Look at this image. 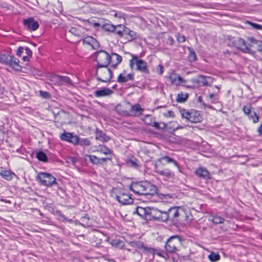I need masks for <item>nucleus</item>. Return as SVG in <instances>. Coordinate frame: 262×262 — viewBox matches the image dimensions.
<instances>
[{"instance_id":"nucleus-1","label":"nucleus","mask_w":262,"mask_h":262,"mask_svg":"<svg viewBox=\"0 0 262 262\" xmlns=\"http://www.w3.org/2000/svg\"><path fill=\"white\" fill-rule=\"evenodd\" d=\"M130 190L139 195H157V187L147 182L133 183L130 186Z\"/></svg>"},{"instance_id":"nucleus-2","label":"nucleus","mask_w":262,"mask_h":262,"mask_svg":"<svg viewBox=\"0 0 262 262\" xmlns=\"http://www.w3.org/2000/svg\"><path fill=\"white\" fill-rule=\"evenodd\" d=\"M182 245V239L178 235H172L167 241L164 248L169 255L176 253Z\"/></svg>"},{"instance_id":"nucleus-3","label":"nucleus","mask_w":262,"mask_h":262,"mask_svg":"<svg viewBox=\"0 0 262 262\" xmlns=\"http://www.w3.org/2000/svg\"><path fill=\"white\" fill-rule=\"evenodd\" d=\"M129 66L132 69H133L134 66H136V70L144 74H149L147 63L145 61L139 59L136 55H132V58L129 60Z\"/></svg>"},{"instance_id":"nucleus-4","label":"nucleus","mask_w":262,"mask_h":262,"mask_svg":"<svg viewBox=\"0 0 262 262\" xmlns=\"http://www.w3.org/2000/svg\"><path fill=\"white\" fill-rule=\"evenodd\" d=\"M112 75V72L107 66L97 67L96 76L98 81L103 82H110Z\"/></svg>"},{"instance_id":"nucleus-5","label":"nucleus","mask_w":262,"mask_h":262,"mask_svg":"<svg viewBox=\"0 0 262 262\" xmlns=\"http://www.w3.org/2000/svg\"><path fill=\"white\" fill-rule=\"evenodd\" d=\"M114 194L117 201L123 205L132 204L133 200L130 195L124 189H116Z\"/></svg>"},{"instance_id":"nucleus-6","label":"nucleus","mask_w":262,"mask_h":262,"mask_svg":"<svg viewBox=\"0 0 262 262\" xmlns=\"http://www.w3.org/2000/svg\"><path fill=\"white\" fill-rule=\"evenodd\" d=\"M96 60L98 62L97 66H107L111 62V56L106 51L100 50L95 53Z\"/></svg>"},{"instance_id":"nucleus-7","label":"nucleus","mask_w":262,"mask_h":262,"mask_svg":"<svg viewBox=\"0 0 262 262\" xmlns=\"http://www.w3.org/2000/svg\"><path fill=\"white\" fill-rule=\"evenodd\" d=\"M37 179L41 185L50 187L55 184L56 179L51 174L46 172H40Z\"/></svg>"},{"instance_id":"nucleus-8","label":"nucleus","mask_w":262,"mask_h":262,"mask_svg":"<svg viewBox=\"0 0 262 262\" xmlns=\"http://www.w3.org/2000/svg\"><path fill=\"white\" fill-rule=\"evenodd\" d=\"M166 78L170 80L171 84L177 86L186 82L181 76L174 72L168 73Z\"/></svg>"},{"instance_id":"nucleus-9","label":"nucleus","mask_w":262,"mask_h":262,"mask_svg":"<svg viewBox=\"0 0 262 262\" xmlns=\"http://www.w3.org/2000/svg\"><path fill=\"white\" fill-rule=\"evenodd\" d=\"M51 81L60 85L62 84L72 85V82L69 77L65 76L54 75L51 77Z\"/></svg>"},{"instance_id":"nucleus-10","label":"nucleus","mask_w":262,"mask_h":262,"mask_svg":"<svg viewBox=\"0 0 262 262\" xmlns=\"http://www.w3.org/2000/svg\"><path fill=\"white\" fill-rule=\"evenodd\" d=\"M60 138L61 140L67 141L74 145H77L79 141V137L71 133L64 132L60 135Z\"/></svg>"},{"instance_id":"nucleus-11","label":"nucleus","mask_w":262,"mask_h":262,"mask_svg":"<svg viewBox=\"0 0 262 262\" xmlns=\"http://www.w3.org/2000/svg\"><path fill=\"white\" fill-rule=\"evenodd\" d=\"M24 25L30 31H35L39 27V24L37 21H35L32 17L28 18L23 21Z\"/></svg>"},{"instance_id":"nucleus-12","label":"nucleus","mask_w":262,"mask_h":262,"mask_svg":"<svg viewBox=\"0 0 262 262\" xmlns=\"http://www.w3.org/2000/svg\"><path fill=\"white\" fill-rule=\"evenodd\" d=\"M234 44L237 48L240 49L244 52L249 53L250 51V49L246 45L245 41L241 38L236 39L234 41Z\"/></svg>"},{"instance_id":"nucleus-13","label":"nucleus","mask_w":262,"mask_h":262,"mask_svg":"<svg viewBox=\"0 0 262 262\" xmlns=\"http://www.w3.org/2000/svg\"><path fill=\"white\" fill-rule=\"evenodd\" d=\"M195 174L198 177L206 181L211 179L209 172L206 169L202 167L197 168L195 171Z\"/></svg>"},{"instance_id":"nucleus-14","label":"nucleus","mask_w":262,"mask_h":262,"mask_svg":"<svg viewBox=\"0 0 262 262\" xmlns=\"http://www.w3.org/2000/svg\"><path fill=\"white\" fill-rule=\"evenodd\" d=\"M248 40L249 41V46L257 49L258 51H262V41L258 40L254 37H248Z\"/></svg>"},{"instance_id":"nucleus-15","label":"nucleus","mask_w":262,"mask_h":262,"mask_svg":"<svg viewBox=\"0 0 262 262\" xmlns=\"http://www.w3.org/2000/svg\"><path fill=\"white\" fill-rule=\"evenodd\" d=\"M113 91L111 89L104 88L98 90L94 92V95L97 97H102L110 96L112 94Z\"/></svg>"},{"instance_id":"nucleus-16","label":"nucleus","mask_w":262,"mask_h":262,"mask_svg":"<svg viewBox=\"0 0 262 262\" xmlns=\"http://www.w3.org/2000/svg\"><path fill=\"white\" fill-rule=\"evenodd\" d=\"M134 80V74L130 73L126 74L125 73H121L118 77L117 81L118 82L122 83L128 81Z\"/></svg>"},{"instance_id":"nucleus-17","label":"nucleus","mask_w":262,"mask_h":262,"mask_svg":"<svg viewBox=\"0 0 262 262\" xmlns=\"http://www.w3.org/2000/svg\"><path fill=\"white\" fill-rule=\"evenodd\" d=\"M179 207H174L169 208L168 211L169 220L177 221V218L179 216Z\"/></svg>"},{"instance_id":"nucleus-18","label":"nucleus","mask_w":262,"mask_h":262,"mask_svg":"<svg viewBox=\"0 0 262 262\" xmlns=\"http://www.w3.org/2000/svg\"><path fill=\"white\" fill-rule=\"evenodd\" d=\"M19 59L12 56L8 66L11 67L14 70L19 71L21 69V67L19 64Z\"/></svg>"},{"instance_id":"nucleus-19","label":"nucleus","mask_w":262,"mask_h":262,"mask_svg":"<svg viewBox=\"0 0 262 262\" xmlns=\"http://www.w3.org/2000/svg\"><path fill=\"white\" fill-rule=\"evenodd\" d=\"M144 109L142 108L141 105L137 103L132 105L130 108L131 112L134 113V116H139L142 114Z\"/></svg>"},{"instance_id":"nucleus-20","label":"nucleus","mask_w":262,"mask_h":262,"mask_svg":"<svg viewBox=\"0 0 262 262\" xmlns=\"http://www.w3.org/2000/svg\"><path fill=\"white\" fill-rule=\"evenodd\" d=\"M96 151L105 155H111L112 154L113 152L112 150L107 148L105 145L98 146Z\"/></svg>"},{"instance_id":"nucleus-21","label":"nucleus","mask_w":262,"mask_h":262,"mask_svg":"<svg viewBox=\"0 0 262 262\" xmlns=\"http://www.w3.org/2000/svg\"><path fill=\"white\" fill-rule=\"evenodd\" d=\"M102 28L105 31L113 32H115L116 28H117V25L114 26L110 23H105L102 25Z\"/></svg>"},{"instance_id":"nucleus-22","label":"nucleus","mask_w":262,"mask_h":262,"mask_svg":"<svg viewBox=\"0 0 262 262\" xmlns=\"http://www.w3.org/2000/svg\"><path fill=\"white\" fill-rule=\"evenodd\" d=\"M180 114H181V117L183 118L186 119L187 120H188L190 122L196 121V120H194L192 118V117L191 116V112L190 113V112L186 111L185 110H182V111H180Z\"/></svg>"},{"instance_id":"nucleus-23","label":"nucleus","mask_w":262,"mask_h":262,"mask_svg":"<svg viewBox=\"0 0 262 262\" xmlns=\"http://www.w3.org/2000/svg\"><path fill=\"white\" fill-rule=\"evenodd\" d=\"M96 139L102 142H107L110 140V138L105 135L102 131L98 132L96 136Z\"/></svg>"},{"instance_id":"nucleus-24","label":"nucleus","mask_w":262,"mask_h":262,"mask_svg":"<svg viewBox=\"0 0 262 262\" xmlns=\"http://www.w3.org/2000/svg\"><path fill=\"white\" fill-rule=\"evenodd\" d=\"M11 57L12 56L8 54H1L0 55V62L8 66Z\"/></svg>"},{"instance_id":"nucleus-25","label":"nucleus","mask_w":262,"mask_h":262,"mask_svg":"<svg viewBox=\"0 0 262 262\" xmlns=\"http://www.w3.org/2000/svg\"><path fill=\"white\" fill-rule=\"evenodd\" d=\"M149 209L141 207H138L136 209V212L138 215L143 216L147 214H149Z\"/></svg>"},{"instance_id":"nucleus-26","label":"nucleus","mask_w":262,"mask_h":262,"mask_svg":"<svg viewBox=\"0 0 262 262\" xmlns=\"http://www.w3.org/2000/svg\"><path fill=\"white\" fill-rule=\"evenodd\" d=\"M195 81L196 83L202 84L203 86H208L209 85L206 77L202 75L199 76L195 80Z\"/></svg>"},{"instance_id":"nucleus-27","label":"nucleus","mask_w":262,"mask_h":262,"mask_svg":"<svg viewBox=\"0 0 262 262\" xmlns=\"http://www.w3.org/2000/svg\"><path fill=\"white\" fill-rule=\"evenodd\" d=\"M128 243L131 247L136 249H141L144 248L143 243L140 241H132Z\"/></svg>"},{"instance_id":"nucleus-28","label":"nucleus","mask_w":262,"mask_h":262,"mask_svg":"<svg viewBox=\"0 0 262 262\" xmlns=\"http://www.w3.org/2000/svg\"><path fill=\"white\" fill-rule=\"evenodd\" d=\"M158 213H159L158 218L162 221H166L169 219L167 211H162L158 210Z\"/></svg>"},{"instance_id":"nucleus-29","label":"nucleus","mask_w":262,"mask_h":262,"mask_svg":"<svg viewBox=\"0 0 262 262\" xmlns=\"http://www.w3.org/2000/svg\"><path fill=\"white\" fill-rule=\"evenodd\" d=\"M115 59V60H116V62L114 63H112V66L113 67H116L118 64H119L122 61V57L120 55H119L117 54H116V53H114L112 54V55L111 56V59Z\"/></svg>"},{"instance_id":"nucleus-30","label":"nucleus","mask_w":262,"mask_h":262,"mask_svg":"<svg viewBox=\"0 0 262 262\" xmlns=\"http://www.w3.org/2000/svg\"><path fill=\"white\" fill-rule=\"evenodd\" d=\"M188 97L187 93H181L178 95L177 101L178 102H183L185 101Z\"/></svg>"},{"instance_id":"nucleus-31","label":"nucleus","mask_w":262,"mask_h":262,"mask_svg":"<svg viewBox=\"0 0 262 262\" xmlns=\"http://www.w3.org/2000/svg\"><path fill=\"white\" fill-rule=\"evenodd\" d=\"M245 24L249 25L252 28L255 29V30H262V25L257 24L256 23H252L249 20H246L245 21Z\"/></svg>"},{"instance_id":"nucleus-32","label":"nucleus","mask_w":262,"mask_h":262,"mask_svg":"<svg viewBox=\"0 0 262 262\" xmlns=\"http://www.w3.org/2000/svg\"><path fill=\"white\" fill-rule=\"evenodd\" d=\"M188 50H189V55L188 56V59L190 61H194L196 60V57L195 53L193 50L191 48H188Z\"/></svg>"},{"instance_id":"nucleus-33","label":"nucleus","mask_w":262,"mask_h":262,"mask_svg":"<svg viewBox=\"0 0 262 262\" xmlns=\"http://www.w3.org/2000/svg\"><path fill=\"white\" fill-rule=\"evenodd\" d=\"M191 115H191L192 117V118L194 120H196V121H190L191 122L196 123V122H199L201 121L202 117L200 116V114L198 112H191Z\"/></svg>"},{"instance_id":"nucleus-34","label":"nucleus","mask_w":262,"mask_h":262,"mask_svg":"<svg viewBox=\"0 0 262 262\" xmlns=\"http://www.w3.org/2000/svg\"><path fill=\"white\" fill-rule=\"evenodd\" d=\"M169 128L173 130H175L178 129L183 128V127L180 125L177 122L172 121L169 123Z\"/></svg>"},{"instance_id":"nucleus-35","label":"nucleus","mask_w":262,"mask_h":262,"mask_svg":"<svg viewBox=\"0 0 262 262\" xmlns=\"http://www.w3.org/2000/svg\"><path fill=\"white\" fill-rule=\"evenodd\" d=\"M150 126L155 127L156 129H159L165 128L166 127V124L164 123H159L158 122H156L154 120Z\"/></svg>"},{"instance_id":"nucleus-36","label":"nucleus","mask_w":262,"mask_h":262,"mask_svg":"<svg viewBox=\"0 0 262 262\" xmlns=\"http://www.w3.org/2000/svg\"><path fill=\"white\" fill-rule=\"evenodd\" d=\"M37 158L41 161H47V157L45 153L43 151H40L36 154Z\"/></svg>"},{"instance_id":"nucleus-37","label":"nucleus","mask_w":262,"mask_h":262,"mask_svg":"<svg viewBox=\"0 0 262 262\" xmlns=\"http://www.w3.org/2000/svg\"><path fill=\"white\" fill-rule=\"evenodd\" d=\"M90 162L94 164H100L99 158L94 155H87Z\"/></svg>"},{"instance_id":"nucleus-38","label":"nucleus","mask_w":262,"mask_h":262,"mask_svg":"<svg viewBox=\"0 0 262 262\" xmlns=\"http://www.w3.org/2000/svg\"><path fill=\"white\" fill-rule=\"evenodd\" d=\"M117 28L122 29V33L121 37H125L126 38L128 33V32L129 31V29L122 25H118Z\"/></svg>"},{"instance_id":"nucleus-39","label":"nucleus","mask_w":262,"mask_h":262,"mask_svg":"<svg viewBox=\"0 0 262 262\" xmlns=\"http://www.w3.org/2000/svg\"><path fill=\"white\" fill-rule=\"evenodd\" d=\"M159 161L160 162H162L163 161H166L167 163H173L174 165H176V166H177V162L172 158L169 157H167V156H164V157H161L159 160Z\"/></svg>"},{"instance_id":"nucleus-40","label":"nucleus","mask_w":262,"mask_h":262,"mask_svg":"<svg viewBox=\"0 0 262 262\" xmlns=\"http://www.w3.org/2000/svg\"><path fill=\"white\" fill-rule=\"evenodd\" d=\"M154 120L155 119L152 116L146 115L143 120L146 124L151 125Z\"/></svg>"},{"instance_id":"nucleus-41","label":"nucleus","mask_w":262,"mask_h":262,"mask_svg":"<svg viewBox=\"0 0 262 262\" xmlns=\"http://www.w3.org/2000/svg\"><path fill=\"white\" fill-rule=\"evenodd\" d=\"M128 33L126 37V38L128 40V41H132V40L136 38L137 34L135 32L129 29Z\"/></svg>"},{"instance_id":"nucleus-42","label":"nucleus","mask_w":262,"mask_h":262,"mask_svg":"<svg viewBox=\"0 0 262 262\" xmlns=\"http://www.w3.org/2000/svg\"><path fill=\"white\" fill-rule=\"evenodd\" d=\"M208 258L211 261L214 262L219 260L220 258V256L219 254L211 253L208 255Z\"/></svg>"},{"instance_id":"nucleus-43","label":"nucleus","mask_w":262,"mask_h":262,"mask_svg":"<svg viewBox=\"0 0 262 262\" xmlns=\"http://www.w3.org/2000/svg\"><path fill=\"white\" fill-rule=\"evenodd\" d=\"M224 221L225 220L224 218L218 215L214 216L212 219V222L214 224H216L223 223L224 222Z\"/></svg>"},{"instance_id":"nucleus-44","label":"nucleus","mask_w":262,"mask_h":262,"mask_svg":"<svg viewBox=\"0 0 262 262\" xmlns=\"http://www.w3.org/2000/svg\"><path fill=\"white\" fill-rule=\"evenodd\" d=\"M156 254L158 256L164 258L166 260H167L169 258V255L165 250V251L158 252Z\"/></svg>"},{"instance_id":"nucleus-45","label":"nucleus","mask_w":262,"mask_h":262,"mask_svg":"<svg viewBox=\"0 0 262 262\" xmlns=\"http://www.w3.org/2000/svg\"><path fill=\"white\" fill-rule=\"evenodd\" d=\"M69 32L75 36L80 37L81 32L76 28H72Z\"/></svg>"},{"instance_id":"nucleus-46","label":"nucleus","mask_w":262,"mask_h":262,"mask_svg":"<svg viewBox=\"0 0 262 262\" xmlns=\"http://www.w3.org/2000/svg\"><path fill=\"white\" fill-rule=\"evenodd\" d=\"M79 144L80 145H90L91 144V142L90 140L88 139H80L79 138V141L77 143V145Z\"/></svg>"},{"instance_id":"nucleus-47","label":"nucleus","mask_w":262,"mask_h":262,"mask_svg":"<svg viewBox=\"0 0 262 262\" xmlns=\"http://www.w3.org/2000/svg\"><path fill=\"white\" fill-rule=\"evenodd\" d=\"M249 118L250 119H252L254 123H257L259 121V117L255 112H253V114L249 115Z\"/></svg>"},{"instance_id":"nucleus-48","label":"nucleus","mask_w":262,"mask_h":262,"mask_svg":"<svg viewBox=\"0 0 262 262\" xmlns=\"http://www.w3.org/2000/svg\"><path fill=\"white\" fill-rule=\"evenodd\" d=\"M2 176L7 180H10L12 179V174L9 171H5L2 173Z\"/></svg>"},{"instance_id":"nucleus-49","label":"nucleus","mask_w":262,"mask_h":262,"mask_svg":"<svg viewBox=\"0 0 262 262\" xmlns=\"http://www.w3.org/2000/svg\"><path fill=\"white\" fill-rule=\"evenodd\" d=\"M156 72L159 75H162L164 73V67L162 65L159 64L156 68Z\"/></svg>"},{"instance_id":"nucleus-50","label":"nucleus","mask_w":262,"mask_h":262,"mask_svg":"<svg viewBox=\"0 0 262 262\" xmlns=\"http://www.w3.org/2000/svg\"><path fill=\"white\" fill-rule=\"evenodd\" d=\"M243 112L247 115H250L251 113V106H244L243 108Z\"/></svg>"},{"instance_id":"nucleus-51","label":"nucleus","mask_w":262,"mask_h":262,"mask_svg":"<svg viewBox=\"0 0 262 262\" xmlns=\"http://www.w3.org/2000/svg\"><path fill=\"white\" fill-rule=\"evenodd\" d=\"M127 163L134 167H137L138 166L137 161L136 160L130 159L128 161Z\"/></svg>"},{"instance_id":"nucleus-52","label":"nucleus","mask_w":262,"mask_h":262,"mask_svg":"<svg viewBox=\"0 0 262 262\" xmlns=\"http://www.w3.org/2000/svg\"><path fill=\"white\" fill-rule=\"evenodd\" d=\"M158 172L160 174L167 177H170L172 175V173L170 171H159Z\"/></svg>"},{"instance_id":"nucleus-53","label":"nucleus","mask_w":262,"mask_h":262,"mask_svg":"<svg viewBox=\"0 0 262 262\" xmlns=\"http://www.w3.org/2000/svg\"><path fill=\"white\" fill-rule=\"evenodd\" d=\"M164 116L166 117H174V113L172 111H168V112L165 113L164 114Z\"/></svg>"},{"instance_id":"nucleus-54","label":"nucleus","mask_w":262,"mask_h":262,"mask_svg":"<svg viewBox=\"0 0 262 262\" xmlns=\"http://www.w3.org/2000/svg\"><path fill=\"white\" fill-rule=\"evenodd\" d=\"M24 49L23 47H19L16 51V55L19 56H21L24 52Z\"/></svg>"},{"instance_id":"nucleus-55","label":"nucleus","mask_w":262,"mask_h":262,"mask_svg":"<svg viewBox=\"0 0 262 262\" xmlns=\"http://www.w3.org/2000/svg\"><path fill=\"white\" fill-rule=\"evenodd\" d=\"M112 159V157H106V158H99L100 164H102L103 163L105 162L107 160H111Z\"/></svg>"},{"instance_id":"nucleus-56","label":"nucleus","mask_w":262,"mask_h":262,"mask_svg":"<svg viewBox=\"0 0 262 262\" xmlns=\"http://www.w3.org/2000/svg\"><path fill=\"white\" fill-rule=\"evenodd\" d=\"M114 15L115 17H118L120 19H123V20H124V14L122 13H120V12L115 13Z\"/></svg>"},{"instance_id":"nucleus-57","label":"nucleus","mask_w":262,"mask_h":262,"mask_svg":"<svg viewBox=\"0 0 262 262\" xmlns=\"http://www.w3.org/2000/svg\"><path fill=\"white\" fill-rule=\"evenodd\" d=\"M178 40L179 42H183L186 40V38L184 35H179L178 37Z\"/></svg>"},{"instance_id":"nucleus-58","label":"nucleus","mask_w":262,"mask_h":262,"mask_svg":"<svg viewBox=\"0 0 262 262\" xmlns=\"http://www.w3.org/2000/svg\"><path fill=\"white\" fill-rule=\"evenodd\" d=\"M25 50L26 51V53L27 54V55L30 56L32 55V51L29 48L26 47Z\"/></svg>"},{"instance_id":"nucleus-59","label":"nucleus","mask_w":262,"mask_h":262,"mask_svg":"<svg viewBox=\"0 0 262 262\" xmlns=\"http://www.w3.org/2000/svg\"><path fill=\"white\" fill-rule=\"evenodd\" d=\"M40 93L41 95L44 98H47L49 96V94L48 92L40 91Z\"/></svg>"},{"instance_id":"nucleus-60","label":"nucleus","mask_w":262,"mask_h":262,"mask_svg":"<svg viewBox=\"0 0 262 262\" xmlns=\"http://www.w3.org/2000/svg\"><path fill=\"white\" fill-rule=\"evenodd\" d=\"M115 31H116L117 34H118L119 36L121 37L122 33V29L116 28Z\"/></svg>"},{"instance_id":"nucleus-61","label":"nucleus","mask_w":262,"mask_h":262,"mask_svg":"<svg viewBox=\"0 0 262 262\" xmlns=\"http://www.w3.org/2000/svg\"><path fill=\"white\" fill-rule=\"evenodd\" d=\"M257 132L259 136H262V124L257 128Z\"/></svg>"},{"instance_id":"nucleus-62","label":"nucleus","mask_w":262,"mask_h":262,"mask_svg":"<svg viewBox=\"0 0 262 262\" xmlns=\"http://www.w3.org/2000/svg\"><path fill=\"white\" fill-rule=\"evenodd\" d=\"M168 41H169L170 45H172L174 43V40L172 37L169 36L168 38Z\"/></svg>"},{"instance_id":"nucleus-63","label":"nucleus","mask_w":262,"mask_h":262,"mask_svg":"<svg viewBox=\"0 0 262 262\" xmlns=\"http://www.w3.org/2000/svg\"><path fill=\"white\" fill-rule=\"evenodd\" d=\"M102 25L101 23H95L93 24L94 27H101L102 28Z\"/></svg>"},{"instance_id":"nucleus-64","label":"nucleus","mask_w":262,"mask_h":262,"mask_svg":"<svg viewBox=\"0 0 262 262\" xmlns=\"http://www.w3.org/2000/svg\"><path fill=\"white\" fill-rule=\"evenodd\" d=\"M24 61H28L29 60V58L28 56H24L23 58Z\"/></svg>"}]
</instances>
